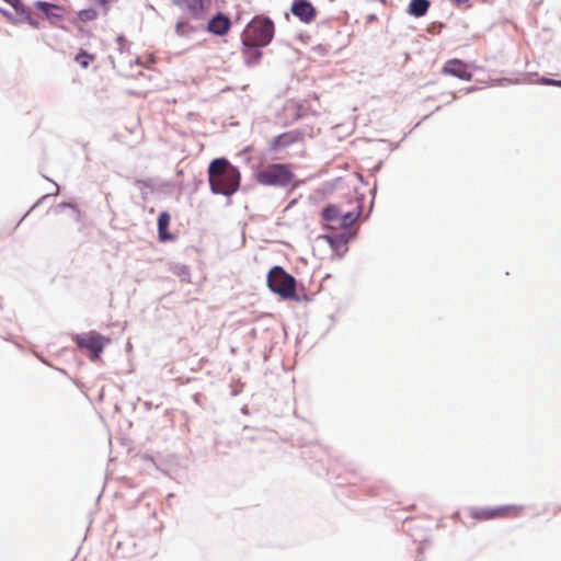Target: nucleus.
<instances>
[{
    "label": "nucleus",
    "mask_w": 561,
    "mask_h": 561,
    "mask_svg": "<svg viewBox=\"0 0 561 561\" xmlns=\"http://www.w3.org/2000/svg\"><path fill=\"white\" fill-rule=\"evenodd\" d=\"M208 184L211 194L227 197V206L232 204L231 197L241 187L240 169L226 157L210 160L207 167Z\"/></svg>",
    "instance_id": "1"
},
{
    "label": "nucleus",
    "mask_w": 561,
    "mask_h": 561,
    "mask_svg": "<svg viewBox=\"0 0 561 561\" xmlns=\"http://www.w3.org/2000/svg\"><path fill=\"white\" fill-rule=\"evenodd\" d=\"M266 286L283 301L310 302L312 297L305 293L306 287L282 265H273L266 274Z\"/></svg>",
    "instance_id": "2"
},
{
    "label": "nucleus",
    "mask_w": 561,
    "mask_h": 561,
    "mask_svg": "<svg viewBox=\"0 0 561 561\" xmlns=\"http://www.w3.org/2000/svg\"><path fill=\"white\" fill-rule=\"evenodd\" d=\"M254 180L263 186L285 188L291 186L297 188L302 181H295L296 175L287 163L273 162L265 167H255L253 170Z\"/></svg>",
    "instance_id": "3"
},
{
    "label": "nucleus",
    "mask_w": 561,
    "mask_h": 561,
    "mask_svg": "<svg viewBox=\"0 0 561 561\" xmlns=\"http://www.w3.org/2000/svg\"><path fill=\"white\" fill-rule=\"evenodd\" d=\"M77 348L85 352L88 358L92 362L99 359L105 347L111 343V337L101 334L95 330L85 333H77L72 336Z\"/></svg>",
    "instance_id": "4"
},
{
    "label": "nucleus",
    "mask_w": 561,
    "mask_h": 561,
    "mask_svg": "<svg viewBox=\"0 0 561 561\" xmlns=\"http://www.w3.org/2000/svg\"><path fill=\"white\" fill-rule=\"evenodd\" d=\"M275 36L274 21L267 15L254 16L244 28V38L261 46H268Z\"/></svg>",
    "instance_id": "5"
},
{
    "label": "nucleus",
    "mask_w": 561,
    "mask_h": 561,
    "mask_svg": "<svg viewBox=\"0 0 561 561\" xmlns=\"http://www.w3.org/2000/svg\"><path fill=\"white\" fill-rule=\"evenodd\" d=\"M311 127H304L282 133L271 139L270 149L277 152L288 148L294 144L302 141L307 135L311 136Z\"/></svg>",
    "instance_id": "6"
},
{
    "label": "nucleus",
    "mask_w": 561,
    "mask_h": 561,
    "mask_svg": "<svg viewBox=\"0 0 561 561\" xmlns=\"http://www.w3.org/2000/svg\"><path fill=\"white\" fill-rule=\"evenodd\" d=\"M171 4L181 9L193 21H203L211 8V0H171Z\"/></svg>",
    "instance_id": "7"
},
{
    "label": "nucleus",
    "mask_w": 561,
    "mask_h": 561,
    "mask_svg": "<svg viewBox=\"0 0 561 561\" xmlns=\"http://www.w3.org/2000/svg\"><path fill=\"white\" fill-rule=\"evenodd\" d=\"M33 7L42 13V15L49 22L51 26L58 27L62 31L68 32V27L62 24H58V22L62 21V14H56V11H67L62 4H58L50 1L45 0H35L33 2Z\"/></svg>",
    "instance_id": "8"
},
{
    "label": "nucleus",
    "mask_w": 561,
    "mask_h": 561,
    "mask_svg": "<svg viewBox=\"0 0 561 561\" xmlns=\"http://www.w3.org/2000/svg\"><path fill=\"white\" fill-rule=\"evenodd\" d=\"M523 510L522 505H500L494 507H471L470 516L477 520H490L506 516L507 512L518 513Z\"/></svg>",
    "instance_id": "9"
},
{
    "label": "nucleus",
    "mask_w": 561,
    "mask_h": 561,
    "mask_svg": "<svg viewBox=\"0 0 561 561\" xmlns=\"http://www.w3.org/2000/svg\"><path fill=\"white\" fill-rule=\"evenodd\" d=\"M440 73L462 81H471L473 78V72L468 62L460 58L448 59L442 67Z\"/></svg>",
    "instance_id": "10"
},
{
    "label": "nucleus",
    "mask_w": 561,
    "mask_h": 561,
    "mask_svg": "<svg viewBox=\"0 0 561 561\" xmlns=\"http://www.w3.org/2000/svg\"><path fill=\"white\" fill-rule=\"evenodd\" d=\"M319 238L325 240L334 254L339 259H342L348 250L347 244L355 239V234L344 231L339 233H324Z\"/></svg>",
    "instance_id": "11"
},
{
    "label": "nucleus",
    "mask_w": 561,
    "mask_h": 561,
    "mask_svg": "<svg viewBox=\"0 0 561 561\" xmlns=\"http://www.w3.org/2000/svg\"><path fill=\"white\" fill-rule=\"evenodd\" d=\"M229 15L222 11H217L210 19L203 24V31L215 36H225L231 28Z\"/></svg>",
    "instance_id": "12"
},
{
    "label": "nucleus",
    "mask_w": 561,
    "mask_h": 561,
    "mask_svg": "<svg viewBox=\"0 0 561 561\" xmlns=\"http://www.w3.org/2000/svg\"><path fill=\"white\" fill-rule=\"evenodd\" d=\"M290 13L301 23L310 24L316 20L318 10L310 0H293Z\"/></svg>",
    "instance_id": "13"
},
{
    "label": "nucleus",
    "mask_w": 561,
    "mask_h": 561,
    "mask_svg": "<svg viewBox=\"0 0 561 561\" xmlns=\"http://www.w3.org/2000/svg\"><path fill=\"white\" fill-rule=\"evenodd\" d=\"M241 51L243 55L244 64L248 67H254L260 64L263 57V48L265 46H261L257 43H253L250 39L241 37Z\"/></svg>",
    "instance_id": "14"
},
{
    "label": "nucleus",
    "mask_w": 561,
    "mask_h": 561,
    "mask_svg": "<svg viewBox=\"0 0 561 561\" xmlns=\"http://www.w3.org/2000/svg\"><path fill=\"white\" fill-rule=\"evenodd\" d=\"M170 222H171V215L168 210H162L159 213L157 218V232H158V240L161 243H167L169 241L175 240V234H173L170 231Z\"/></svg>",
    "instance_id": "15"
},
{
    "label": "nucleus",
    "mask_w": 561,
    "mask_h": 561,
    "mask_svg": "<svg viewBox=\"0 0 561 561\" xmlns=\"http://www.w3.org/2000/svg\"><path fill=\"white\" fill-rule=\"evenodd\" d=\"M320 216L322 230H332V222L340 220L341 210L337 205L330 203L322 207Z\"/></svg>",
    "instance_id": "16"
},
{
    "label": "nucleus",
    "mask_w": 561,
    "mask_h": 561,
    "mask_svg": "<svg viewBox=\"0 0 561 561\" xmlns=\"http://www.w3.org/2000/svg\"><path fill=\"white\" fill-rule=\"evenodd\" d=\"M191 20L192 19H190L187 16L186 19L180 18L176 21L175 26H174V32L178 36L184 37V38H190L192 34L203 31V24L194 25L191 23Z\"/></svg>",
    "instance_id": "17"
},
{
    "label": "nucleus",
    "mask_w": 561,
    "mask_h": 561,
    "mask_svg": "<svg viewBox=\"0 0 561 561\" xmlns=\"http://www.w3.org/2000/svg\"><path fill=\"white\" fill-rule=\"evenodd\" d=\"M98 18L99 11L91 5L79 10L75 15L70 16L68 20L71 25H77L95 21Z\"/></svg>",
    "instance_id": "18"
},
{
    "label": "nucleus",
    "mask_w": 561,
    "mask_h": 561,
    "mask_svg": "<svg viewBox=\"0 0 561 561\" xmlns=\"http://www.w3.org/2000/svg\"><path fill=\"white\" fill-rule=\"evenodd\" d=\"M363 201L364 195H360V201L358 202L357 206L346 213H341L340 217V226L345 231L359 218L363 211Z\"/></svg>",
    "instance_id": "19"
},
{
    "label": "nucleus",
    "mask_w": 561,
    "mask_h": 561,
    "mask_svg": "<svg viewBox=\"0 0 561 561\" xmlns=\"http://www.w3.org/2000/svg\"><path fill=\"white\" fill-rule=\"evenodd\" d=\"M431 8V0H410L405 12L410 16L420 19L427 14Z\"/></svg>",
    "instance_id": "20"
},
{
    "label": "nucleus",
    "mask_w": 561,
    "mask_h": 561,
    "mask_svg": "<svg viewBox=\"0 0 561 561\" xmlns=\"http://www.w3.org/2000/svg\"><path fill=\"white\" fill-rule=\"evenodd\" d=\"M134 185L137 186L140 190V195L142 202H147L149 199V196L153 194L154 192V181L153 179H138L135 178L133 181Z\"/></svg>",
    "instance_id": "21"
},
{
    "label": "nucleus",
    "mask_w": 561,
    "mask_h": 561,
    "mask_svg": "<svg viewBox=\"0 0 561 561\" xmlns=\"http://www.w3.org/2000/svg\"><path fill=\"white\" fill-rule=\"evenodd\" d=\"M94 59L95 55L84 48H80L75 56V61L83 69H87Z\"/></svg>",
    "instance_id": "22"
},
{
    "label": "nucleus",
    "mask_w": 561,
    "mask_h": 561,
    "mask_svg": "<svg viewBox=\"0 0 561 561\" xmlns=\"http://www.w3.org/2000/svg\"><path fill=\"white\" fill-rule=\"evenodd\" d=\"M64 208H70L75 214V220L80 222L82 220V211L79 209L78 205L71 202H60L56 207V213Z\"/></svg>",
    "instance_id": "23"
},
{
    "label": "nucleus",
    "mask_w": 561,
    "mask_h": 561,
    "mask_svg": "<svg viewBox=\"0 0 561 561\" xmlns=\"http://www.w3.org/2000/svg\"><path fill=\"white\" fill-rule=\"evenodd\" d=\"M12 9L14 10L13 14L20 18L21 23H25L27 16L32 14L30 9L24 4L23 0Z\"/></svg>",
    "instance_id": "24"
},
{
    "label": "nucleus",
    "mask_w": 561,
    "mask_h": 561,
    "mask_svg": "<svg viewBox=\"0 0 561 561\" xmlns=\"http://www.w3.org/2000/svg\"><path fill=\"white\" fill-rule=\"evenodd\" d=\"M536 83L540 85H551L561 88V79H553L547 76L538 77Z\"/></svg>",
    "instance_id": "25"
},
{
    "label": "nucleus",
    "mask_w": 561,
    "mask_h": 561,
    "mask_svg": "<svg viewBox=\"0 0 561 561\" xmlns=\"http://www.w3.org/2000/svg\"><path fill=\"white\" fill-rule=\"evenodd\" d=\"M76 28V37L77 38H91L93 33L91 30L83 26V24L72 25Z\"/></svg>",
    "instance_id": "26"
},
{
    "label": "nucleus",
    "mask_w": 561,
    "mask_h": 561,
    "mask_svg": "<svg viewBox=\"0 0 561 561\" xmlns=\"http://www.w3.org/2000/svg\"><path fill=\"white\" fill-rule=\"evenodd\" d=\"M116 43L118 45V51L121 54L129 50L130 43L128 42V39L126 38V36L124 34L117 35Z\"/></svg>",
    "instance_id": "27"
},
{
    "label": "nucleus",
    "mask_w": 561,
    "mask_h": 561,
    "mask_svg": "<svg viewBox=\"0 0 561 561\" xmlns=\"http://www.w3.org/2000/svg\"><path fill=\"white\" fill-rule=\"evenodd\" d=\"M306 115V108L304 107V105L301 104H296L294 107H293V115H291V121L290 123H294V122H297V121H300L301 118H304V116Z\"/></svg>",
    "instance_id": "28"
},
{
    "label": "nucleus",
    "mask_w": 561,
    "mask_h": 561,
    "mask_svg": "<svg viewBox=\"0 0 561 561\" xmlns=\"http://www.w3.org/2000/svg\"><path fill=\"white\" fill-rule=\"evenodd\" d=\"M0 14L5 18L11 24L18 25L21 24L20 18L14 15L11 11L5 8L0 7Z\"/></svg>",
    "instance_id": "29"
},
{
    "label": "nucleus",
    "mask_w": 561,
    "mask_h": 561,
    "mask_svg": "<svg viewBox=\"0 0 561 561\" xmlns=\"http://www.w3.org/2000/svg\"><path fill=\"white\" fill-rule=\"evenodd\" d=\"M445 23L444 22H440V21H434L432 23L428 24L427 26V33L431 34V35H438L442 30L445 27Z\"/></svg>",
    "instance_id": "30"
},
{
    "label": "nucleus",
    "mask_w": 561,
    "mask_h": 561,
    "mask_svg": "<svg viewBox=\"0 0 561 561\" xmlns=\"http://www.w3.org/2000/svg\"><path fill=\"white\" fill-rule=\"evenodd\" d=\"M117 1L118 0H95V5L100 7L103 14L106 15L110 11V3Z\"/></svg>",
    "instance_id": "31"
},
{
    "label": "nucleus",
    "mask_w": 561,
    "mask_h": 561,
    "mask_svg": "<svg viewBox=\"0 0 561 561\" xmlns=\"http://www.w3.org/2000/svg\"><path fill=\"white\" fill-rule=\"evenodd\" d=\"M329 46L324 44H319L312 48V50L318 54L319 56H327L329 53Z\"/></svg>",
    "instance_id": "32"
},
{
    "label": "nucleus",
    "mask_w": 561,
    "mask_h": 561,
    "mask_svg": "<svg viewBox=\"0 0 561 561\" xmlns=\"http://www.w3.org/2000/svg\"><path fill=\"white\" fill-rule=\"evenodd\" d=\"M25 23L36 30L41 27L39 20L34 18L32 14L30 16H27V20L25 21Z\"/></svg>",
    "instance_id": "33"
},
{
    "label": "nucleus",
    "mask_w": 561,
    "mask_h": 561,
    "mask_svg": "<svg viewBox=\"0 0 561 561\" xmlns=\"http://www.w3.org/2000/svg\"><path fill=\"white\" fill-rule=\"evenodd\" d=\"M46 196H43L41 197L24 215L23 217L20 219V221L18 222V226L30 215V213L35 208L37 207L39 204H42V202L45 199Z\"/></svg>",
    "instance_id": "34"
},
{
    "label": "nucleus",
    "mask_w": 561,
    "mask_h": 561,
    "mask_svg": "<svg viewBox=\"0 0 561 561\" xmlns=\"http://www.w3.org/2000/svg\"><path fill=\"white\" fill-rule=\"evenodd\" d=\"M179 271H178V275L179 276H188L190 275V271H188V267L186 265H180L178 266Z\"/></svg>",
    "instance_id": "35"
},
{
    "label": "nucleus",
    "mask_w": 561,
    "mask_h": 561,
    "mask_svg": "<svg viewBox=\"0 0 561 561\" xmlns=\"http://www.w3.org/2000/svg\"><path fill=\"white\" fill-rule=\"evenodd\" d=\"M250 150H251V147H245L242 151L239 152V156L244 157V160L247 162H249L251 160V158L248 156Z\"/></svg>",
    "instance_id": "36"
},
{
    "label": "nucleus",
    "mask_w": 561,
    "mask_h": 561,
    "mask_svg": "<svg viewBox=\"0 0 561 561\" xmlns=\"http://www.w3.org/2000/svg\"><path fill=\"white\" fill-rule=\"evenodd\" d=\"M382 164H383L382 160L378 161V162H377V163L371 168V170H370V171H371V173H373V174H376L377 172H379V171L381 170V168H382Z\"/></svg>",
    "instance_id": "37"
},
{
    "label": "nucleus",
    "mask_w": 561,
    "mask_h": 561,
    "mask_svg": "<svg viewBox=\"0 0 561 561\" xmlns=\"http://www.w3.org/2000/svg\"><path fill=\"white\" fill-rule=\"evenodd\" d=\"M194 183H195L194 192H196L198 190L199 185L203 184V180L194 178Z\"/></svg>",
    "instance_id": "38"
},
{
    "label": "nucleus",
    "mask_w": 561,
    "mask_h": 561,
    "mask_svg": "<svg viewBox=\"0 0 561 561\" xmlns=\"http://www.w3.org/2000/svg\"><path fill=\"white\" fill-rule=\"evenodd\" d=\"M329 319H330V327H329V329H331L336 323V316L332 313V314L329 316Z\"/></svg>",
    "instance_id": "39"
},
{
    "label": "nucleus",
    "mask_w": 561,
    "mask_h": 561,
    "mask_svg": "<svg viewBox=\"0 0 561 561\" xmlns=\"http://www.w3.org/2000/svg\"><path fill=\"white\" fill-rule=\"evenodd\" d=\"M453 3L456 5V7H460L467 2H469V0H451Z\"/></svg>",
    "instance_id": "40"
},
{
    "label": "nucleus",
    "mask_w": 561,
    "mask_h": 561,
    "mask_svg": "<svg viewBox=\"0 0 561 561\" xmlns=\"http://www.w3.org/2000/svg\"><path fill=\"white\" fill-rule=\"evenodd\" d=\"M242 391V387L240 388H233L232 391H231V396L232 397H237L240 394V392Z\"/></svg>",
    "instance_id": "41"
},
{
    "label": "nucleus",
    "mask_w": 561,
    "mask_h": 561,
    "mask_svg": "<svg viewBox=\"0 0 561 561\" xmlns=\"http://www.w3.org/2000/svg\"><path fill=\"white\" fill-rule=\"evenodd\" d=\"M241 413L244 414V415H249L250 414V409L247 404H244L242 408H241Z\"/></svg>",
    "instance_id": "42"
},
{
    "label": "nucleus",
    "mask_w": 561,
    "mask_h": 561,
    "mask_svg": "<svg viewBox=\"0 0 561 561\" xmlns=\"http://www.w3.org/2000/svg\"><path fill=\"white\" fill-rule=\"evenodd\" d=\"M375 20H377V15H376V14H374V13H373V14H369V15L367 16V22H369V23H370V22H373V21H375Z\"/></svg>",
    "instance_id": "43"
},
{
    "label": "nucleus",
    "mask_w": 561,
    "mask_h": 561,
    "mask_svg": "<svg viewBox=\"0 0 561 561\" xmlns=\"http://www.w3.org/2000/svg\"><path fill=\"white\" fill-rule=\"evenodd\" d=\"M133 64L140 65L141 64L140 57H136L134 61H130V65H133Z\"/></svg>",
    "instance_id": "44"
},
{
    "label": "nucleus",
    "mask_w": 561,
    "mask_h": 561,
    "mask_svg": "<svg viewBox=\"0 0 561 561\" xmlns=\"http://www.w3.org/2000/svg\"><path fill=\"white\" fill-rule=\"evenodd\" d=\"M376 191H377V182H375L374 187L370 190V194L373 195V197L375 196Z\"/></svg>",
    "instance_id": "45"
},
{
    "label": "nucleus",
    "mask_w": 561,
    "mask_h": 561,
    "mask_svg": "<svg viewBox=\"0 0 561 561\" xmlns=\"http://www.w3.org/2000/svg\"><path fill=\"white\" fill-rule=\"evenodd\" d=\"M476 90H477V88H476L474 85H472V87H469V88L466 90V93H471V92H473V91H476Z\"/></svg>",
    "instance_id": "46"
},
{
    "label": "nucleus",
    "mask_w": 561,
    "mask_h": 561,
    "mask_svg": "<svg viewBox=\"0 0 561 561\" xmlns=\"http://www.w3.org/2000/svg\"><path fill=\"white\" fill-rule=\"evenodd\" d=\"M151 405H152V404H151V402H149V401H146V402H145V408H146V410H150V409H151Z\"/></svg>",
    "instance_id": "47"
},
{
    "label": "nucleus",
    "mask_w": 561,
    "mask_h": 561,
    "mask_svg": "<svg viewBox=\"0 0 561 561\" xmlns=\"http://www.w3.org/2000/svg\"><path fill=\"white\" fill-rule=\"evenodd\" d=\"M67 12H68V10H67V11H56V14H57V15H58V14H62V19H64V18H65V14H66Z\"/></svg>",
    "instance_id": "48"
},
{
    "label": "nucleus",
    "mask_w": 561,
    "mask_h": 561,
    "mask_svg": "<svg viewBox=\"0 0 561 561\" xmlns=\"http://www.w3.org/2000/svg\"><path fill=\"white\" fill-rule=\"evenodd\" d=\"M284 46H285L286 48H288V49H291V46H290V44H288V43H285V44H284Z\"/></svg>",
    "instance_id": "49"
},
{
    "label": "nucleus",
    "mask_w": 561,
    "mask_h": 561,
    "mask_svg": "<svg viewBox=\"0 0 561 561\" xmlns=\"http://www.w3.org/2000/svg\"><path fill=\"white\" fill-rule=\"evenodd\" d=\"M358 180L362 182V183H365L364 181V178L362 175L358 176Z\"/></svg>",
    "instance_id": "50"
},
{
    "label": "nucleus",
    "mask_w": 561,
    "mask_h": 561,
    "mask_svg": "<svg viewBox=\"0 0 561 561\" xmlns=\"http://www.w3.org/2000/svg\"><path fill=\"white\" fill-rule=\"evenodd\" d=\"M193 398H194V401H197V394H194Z\"/></svg>",
    "instance_id": "51"
}]
</instances>
